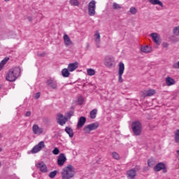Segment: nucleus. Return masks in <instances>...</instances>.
I'll list each match as a JSON object with an SVG mask.
<instances>
[{"label":"nucleus","mask_w":179,"mask_h":179,"mask_svg":"<svg viewBox=\"0 0 179 179\" xmlns=\"http://www.w3.org/2000/svg\"><path fill=\"white\" fill-rule=\"evenodd\" d=\"M35 166L41 173H48V168L44 162H37Z\"/></svg>","instance_id":"9"},{"label":"nucleus","mask_w":179,"mask_h":179,"mask_svg":"<svg viewBox=\"0 0 179 179\" xmlns=\"http://www.w3.org/2000/svg\"><path fill=\"white\" fill-rule=\"evenodd\" d=\"M173 68H179V61L178 62V63L176 64L173 65Z\"/></svg>","instance_id":"45"},{"label":"nucleus","mask_w":179,"mask_h":179,"mask_svg":"<svg viewBox=\"0 0 179 179\" xmlns=\"http://www.w3.org/2000/svg\"><path fill=\"white\" fill-rule=\"evenodd\" d=\"M85 123H86V117H80L77 124L78 128H82V127H83V125H85Z\"/></svg>","instance_id":"21"},{"label":"nucleus","mask_w":179,"mask_h":179,"mask_svg":"<svg viewBox=\"0 0 179 179\" xmlns=\"http://www.w3.org/2000/svg\"><path fill=\"white\" fill-rule=\"evenodd\" d=\"M156 164V161L153 159V158H150V159L148 160V167H153Z\"/></svg>","instance_id":"28"},{"label":"nucleus","mask_w":179,"mask_h":179,"mask_svg":"<svg viewBox=\"0 0 179 179\" xmlns=\"http://www.w3.org/2000/svg\"><path fill=\"white\" fill-rule=\"evenodd\" d=\"M45 147L44 141H40L36 145H35L31 150V153H38Z\"/></svg>","instance_id":"7"},{"label":"nucleus","mask_w":179,"mask_h":179,"mask_svg":"<svg viewBox=\"0 0 179 179\" xmlns=\"http://www.w3.org/2000/svg\"><path fill=\"white\" fill-rule=\"evenodd\" d=\"M75 167L69 164L63 168L61 171L62 179H71L75 177Z\"/></svg>","instance_id":"1"},{"label":"nucleus","mask_w":179,"mask_h":179,"mask_svg":"<svg viewBox=\"0 0 179 179\" xmlns=\"http://www.w3.org/2000/svg\"><path fill=\"white\" fill-rule=\"evenodd\" d=\"M101 36H100V32L99 31H96L94 34V40L97 48H100V44L101 43Z\"/></svg>","instance_id":"11"},{"label":"nucleus","mask_w":179,"mask_h":179,"mask_svg":"<svg viewBox=\"0 0 179 179\" xmlns=\"http://www.w3.org/2000/svg\"><path fill=\"white\" fill-rule=\"evenodd\" d=\"M65 162H66V157H65L64 154H60L57 158L58 166H59V167H62V166L65 164Z\"/></svg>","instance_id":"14"},{"label":"nucleus","mask_w":179,"mask_h":179,"mask_svg":"<svg viewBox=\"0 0 179 179\" xmlns=\"http://www.w3.org/2000/svg\"><path fill=\"white\" fill-rule=\"evenodd\" d=\"M90 117L92 120H94V118H96V115H97V109H94L90 112Z\"/></svg>","instance_id":"29"},{"label":"nucleus","mask_w":179,"mask_h":179,"mask_svg":"<svg viewBox=\"0 0 179 179\" xmlns=\"http://www.w3.org/2000/svg\"><path fill=\"white\" fill-rule=\"evenodd\" d=\"M40 98V92H37L36 94H35V99H39Z\"/></svg>","instance_id":"44"},{"label":"nucleus","mask_w":179,"mask_h":179,"mask_svg":"<svg viewBox=\"0 0 179 179\" xmlns=\"http://www.w3.org/2000/svg\"><path fill=\"white\" fill-rule=\"evenodd\" d=\"M0 152H2V148H0Z\"/></svg>","instance_id":"48"},{"label":"nucleus","mask_w":179,"mask_h":179,"mask_svg":"<svg viewBox=\"0 0 179 179\" xmlns=\"http://www.w3.org/2000/svg\"><path fill=\"white\" fill-rule=\"evenodd\" d=\"M79 66V63L78 62H76L74 63H71L68 66V70L69 72H73V71H76Z\"/></svg>","instance_id":"19"},{"label":"nucleus","mask_w":179,"mask_h":179,"mask_svg":"<svg viewBox=\"0 0 179 179\" xmlns=\"http://www.w3.org/2000/svg\"><path fill=\"white\" fill-rule=\"evenodd\" d=\"M45 52H43L42 53H38V57H45Z\"/></svg>","instance_id":"42"},{"label":"nucleus","mask_w":179,"mask_h":179,"mask_svg":"<svg viewBox=\"0 0 179 179\" xmlns=\"http://www.w3.org/2000/svg\"><path fill=\"white\" fill-rule=\"evenodd\" d=\"M132 131L136 136H139L142 132V124L140 122H134L131 124Z\"/></svg>","instance_id":"3"},{"label":"nucleus","mask_w":179,"mask_h":179,"mask_svg":"<svg viewBox=\"0 0 179 179\" xmlns=\"http://www.w3.org/2000/svg\"><path fill=\"white\" fill-rule=\"evenodd\" d=\"M57 176V171H53L49 173L50 178H55Z\"/></svg>","instance_id":"36"},{"label":"nucleus","mask_w":179,"mask_h":179,"mask_svg":"<svg viewBox=\"0 0 179 179\" xmlns=\"http://www.w3.org/2000/svg\"><path fill=\"white\" fill-rule=\"evenodd\" d=\"M27 117H30L31 115V111H27L25 114Z\"/></svg>","instance_id":"43"},{"label":"nucleus","mask_w":179,"mask_h":179,"mask_svg":"<svg viewBox=\"0 0 179 179\" xmlns=\"http://www.w3.org/2000/svg\"><path fill=\"white\" fill-rule=\"evenodd\" d=\"M84 100H85V99L83 98V96H79L78 99V104H80V105L83 104Z\"/></svg>","instance_id":"37"},{"label":"nucleus","mask_w":179,"mask_h":179,"mask_svg":"<svg viewBox=\"0 0 179 179\" xmlns=\"http://www.w3.org/2000/svg\"><path fill=\"white\" fill-rule=\"evenodd\" d=\"M28 20H29V22H31V17H29Z\"/></svg>","instance_id":"46"},{"label":"nucleus","mask_w":179,"mask_h":179,"mask_svg":"<svg viewBox=\"0 0 179 179\" xmlns=\"http://www.w3.org/2000/svg\"><path fill=\"white\" fill-rule=\"evenodd\" d=\"M173 33L175 36H179V26L173 28Z\"/></svg>","instance_id":"35"},{"label":"nucleus","mask_w":179,"mask_h":179,"mask_svg":"<svg viewBox=\"0 0 179 179\" xmlns=\"http://www.w3.org/2000/svg\"><path fill=\"white\" fill-rule=\"evenodd\" d=\"M0 167H1V162H0Z\"/></svg>","instance_id":"49"},{"label":"nucleus","mask_w":179,"mask_h":179,"mask_svg":"<svg viewBox=\"0 0 179 179\" xmlns=\"http://www.w3.org/2000/svg\"><path fill=\"white\" fill-rule=\"evenodd\" d=\"M56 120L57 121V124L59 125H61L63 127V125H65L66 124V122L68 121V118L64 116V115L61 113H58L56 116Z\"/></svg>","instance_id":"8"},{"label":"nucleus","mask_w":179,"mask_h":179,"mask_svg":"<svg viewBox=\"0 0 179 179\" xmlns=\"http://www.w3.org/2000/svg\"><path fill=\"white\" fill-rule=\"evenodd\" d=\"M44 129L38 127V124H34L32 127V131L34 134V135H41Z\"/></svg>","instance_id":"15"},{"label":"nucleus","mask_w":179,"mask_h":179,"mask_svg":"<svg viewBox=\"0 0 179 179\" xmlns=\"http://www.w3.org/2000/svg\"><path fill=\"white\" fill-rule=\"evenodd\" d=\"M150 36L152 37V41H154V43H155V44H157V45H160V44L162 43V38L160 37V35H159V34L152 33L150 34Z\"/></svg>","instance_id":"12"},{"label":"nucleus","mask_w":179,"mask_h":179,"mask_svg":"<svg viewBox=\"0 0 179 179\" xmlns=\"http://www.w3.org/2000/svg\"><path fill=\"white\" fill-rule=\"evenodd\" d=\"M129 13L131 15H136V13H138V9L136 8H135L134 6H131L129 8Z\"/></svg>","instance_id":"31"},{"label":"nucleus","mask_w":179,"mask_h":179,"mask_svg":"<svg viewBox=\"0 0 179 179\" xmlns=\"http://www.w3.org/2000/svg\"><path fill=\"white\" fill-rule=\"evenodd\" d=\"M142 52H145V54H148L152 51V48L149 46H143L141 47Z\"/></svg>","instance_id":"24"},{"label":"nucleus","mask_w":179,"mask_h":179,"mask_svg":"<svg viewBox=\"0 0 179 179\" xmlns=\"http://www.w3.org/2000/svg\"><path fill=\"white\" fill-rule=\"evenodd\" d=\"M9 61V57H5L1 62H0V71H1L2 68L6 65V63Z\"/></svg>","instance_id":"25"},{"label":"nucleus","mask_w":179,"mask_h":179,"mask_svg":"<svg viewBox=\"0 0 179 179\" xmlns=\"http://www.w3.org/2000/svg\"><path fill=\"white\" fill-rule=\"evenodd\" d=\"M99 124L98 122L90 124L84 127L83 131L85 134H89L90 132H92V131L97 129L99 128Z\"/></svg>","instance_id":"4"},{"label":"nucleus","mask_w":179,"mask_h":179,"mask_svg":"<svg viewBox=\"0 0 179 179\" xmlns=\"http://www.w3.org/2000/svg\"><path fill=\"white\" fill-rule=\"evenodd\" d=\"M136 169H131L127 171V179H135L136 178Z\"/></svg>","instance_id":"16"},{"label":"nucleus","mask_w":179,"mask_h":179,"mask_svg":"<svg viewBox=\"0 0 179 179\" xmlns=\"http://www.w3.org/2000/svg\"><path fill=\"white\" fill-rule=\"evenodd\" d=\"M156 94V90L151 89L147 90V95L148 97H152V96H155Z\"/></svg>","instance_id":"27"},{"label":"nucleus","mask_w":179,"mask_h":179,"mask_svg":"<svg viewBox=\"0 0 179 179\" xmlns=\"http://www.w3.org/2000/svg\"><path fill=\"white\" fill-rule=\"evenodd\" d=\"M124 71H125V65L122 62L119 63V70H118V82L119 83H122L124 80L122 79V75H124Z\"/></svg>","instance_id":"6"},{"label":"nucleus","mask_w":179,"mask_h":179,"mask_svg":"<svg viewBox=\"0 0 179 179\" xmlns=\"http://www.w3.org/2000/svg\"><path fill=\"white\" fill-rule=\"evenodd\" d=\"M141 97H143V99H145V97H148V90L141 92Z\"/></svg>","instance_id":"38"},{"label":"nucleus","mask_w":179,"mask_h":179,"mask_svg":"<svg viewBox=\"0 0 179 179\" xmlns=\"http://www.w3.org/2000/svg\"><path fill=\"white\" fill-rule=\"evenodd\" d=\"M62 76H64V78H69V75H70L69 70L68 69H64L62 71Z\"/></svg>","instance_id":"26"},{"label":"nucleus","mask_w":179,"mask_h":179,"mask_svg":"<svg viewBox=\"0 0 179 179\" xmlns=\"http://www.w3.org/2000/svg\"><path fill=\"white\" fill-rule=\"evenodd\" d=\"M148 2L151 5H159L161 8H163V3L160 0H148Z\"/></svg>","instance_id":"22"},{"label":"nucleus","mask_w":179,"mask_h":179,"mask_svg":"<svg viewBox=\"0 0 179 179\" xmlns=\"http://www.w3.org/2000/svg\"><path fill=\"white\" fill-rule=\"evenodd\" d=\"M161 170H163V173H167V169H166V165L163 162H159L156 164V166L154 167L155 171H161Z\"/></svg>","instance_id":"13"},{"label":"nucleus","mask_w":179,"mask_h":179,"mask_svg":"<svg viewBox=\"0 0 179 179\" xmlns=\"http://www.w3.org/2000/svg\"><path fill=\"white\" fill-rule=\"evenodd\" d=\"M69 2L72 6H79V1L78 0H70Z\"/></svg>","instance_id":"32"},{"label":"nucleus","mask_w":179,"mask_h":179,"mask_svg":"<svg viewBox=\"0 0 179 179\" xmlns=\"http://www.w3.org/2000/svg\"><path fill=\"white\" fill-rule=\"evenodd\" d=\"M166 85L168 86H173L176 85V80L171 77H166L165 79Z\"/></svg>","instance_id":"20"},{"label":"nucleus","mask_w":179,"mask_h":179,"mask_svg":"<svg viewBox=\"0 0 179 179\" xmlns=\"http://www.w3.org/2000/svg\"><path fill=\"white\" fill-rule=\"evenodd\" d=\"M88 14L90 16L96 15V1L92 0L88 4Z\"/></svg>","instance_id":"5"},{"label":"nucleus","mask_w":179,"mask_h":179,"mask_svg":"<svg viewBox=\"0 0 179 179\" xmlns=\"http://www.w3.org/2000/svg\"><path fill=\"white\" fill-rule=\"evenodd\" d=\"M72 115H73V112H68L67 113H66V118L69 119L71 118V117H72Z\"/></svg>","instance_id":"39"},{"label":"nucleus","mask_w":179,"mask_h":179,"mask_svg":"<svg viewBox=\"0 0 179 179\" xmlns=\"http://www.w3.org/2000/svg\"><path fill=\"white\" fill-rule=\"evenodd\" d=\"M87 73L89 76H94V75L96 74V71H94V69H88L87 70Z\"/></svg>","instance_id":"30"},{"label":"nucleus","mask_w":179,"mask_h":179,"mask_svg":"<svg viewBox=\"0 0 179 179\" xmlns=\"http://www.w3.org/2000/svg\"><path fill=\"white\" fill-rule=\"evenodd\" d=\"M63 40L66 47H69V45H72V44H73V43L72 42V41L71 40V38H69V36H68V34L64 35Z\"/></svg>","instance_id":"18"},{"label":"nucleus","mask_w":179,"mask_h":179,"mask_svg":"<svg viewBox=\"0 0 179 179\" xmlns=\"http://www.w3.org/2000/svg\"><path fill=\"white\" fill-rule=\"evenodd\" d=\"M113 9H115V10H118L121 9V8H122V6H121V5H120L117 3H113Z\"/></svg>","instance_id":"33"},{"label":"nucleus","mask_w":179,"mask_h":179,"mask_svg":"<svg viewBox=\"0 0 179 179\" xmlns=\"http://www.w3.org/2000/svg\"><path fill=\"white\" fill-rule=\"evenodd\" d=\"M114 58L111 56H106L104 59V64L107 68H113L114 66Z\"/></svg>","instance_id":"10"},{"label":"nucleus","mask_w":179,"mask_h":179,"mask_svg":"<svg viewBox=\"0 0 179 179\" xmlns=\"http://www.w3.org/2000/svg\"><path fill=\"white\" fill-rule=\"evenodd\" d=\"M52 153H53V155H59V149H58V148H55L52 150Z\"/></svg>","instance_id":"40"},{"label":"nucleus","mask_w":179,"mask_h":179,"mask_svg":"<svg viewBox=\"0 0 179 179\" xmlns=\"http://www.w3.org/2000/svg\"><path fill=\"white\" fill-rule=\"evenodd\" d=\"M46 84L48 86H50V87H51L52 89H54L55 90L58 89V85L57 83V81H55V80L54 79L48 80L46 81Z\"/></svg>","instance_id":"17"},{"label":"nucleus","mask_w":179,"mask_h":179,"mask_svg":"<svg viewBox=\"0 0 179 179\" xmlns=\"http://www.w3.org/2000/svg\"><path fill=\"white\" fill-rule=\"evenodd\" d=\"M112 157L115 160H120V155L117 152H112Z\"/></svg>","instance_id":"34"},{"label":"nucleus","mask_w":179,"mask_h":179,"mask_svg":"<svg viewBox=\"0 0 179 179\" xmlns=\"http://www.w3.org/2000/svg\"><path fill=\"white\" fill-rule=\"evenodd\" d=\"M65 132H66L70 138H73V130L71 127H66L65 128Z\"/></svg>","instance_id":"23"},{"label":"nucleus","mask_w":179,"mask_h":179,"mask_svg":"<svg viewBox=\"0 0 179 179\" xmlns=\"http://www.w3.org/2000/svg\"><path fill=\"white\" fill-rule=\"evenodd\" d=\"M22 70L19 67H14L8 71L6 75V79L8 82H15L20 76Z\"/></svg>","instance_id":"2"},{"label":"nucleus","mask_w":179,"mask_h":179,"mask_svg":"<svg viewBox=\"0 0 179 179\" xmlns=\"http://www.w3.org/2000/svg\"><path fill=\"white\" fill-rule=\"evenodd\" d=\"M162 47L164 48H169V43L167 42H164L162 43Z\"/></svg>","instance_id":"41"},{"label":"nucleus","mask_w":179,"mask_h":179,"mask_svg":"<svg viewBox=\"0 0 179 179\" xmlns=\"http://www.w3.org/2000/svg\"><path fill=\"white\" fill-rule=\"evenodd\" d=\"M10 0H4L5 2H9Z\"/></svg>","instance_id":"47"}]
</instances>
